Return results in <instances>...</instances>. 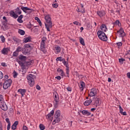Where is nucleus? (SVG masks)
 I'll use <instances>...</instances> for the list:
<instances>
[{
    "label": "nucleus",
    "instance_id": "f257e3e1",
    "mask_svg": "<svg viewBox=\"0 0 130 130\" xmlns=\"http://www.w3.org/2000/svg\"><path fill=\"white\" fill-rule=\"evenodd\" d=\"M45 16V27L49 32H50V28H52V26H53L52 24V21L51 20V17H50V15H44Z\"/></svg>",
    "mask_w": 130,
    "mask_h": 130
},
{
    "label": "nucleus",
    "instance_id": "f03ea898",
    "mask_svg": "<svg viewBox=\"0 0 130 130\" xmlns=\"http://www.w3.org/2000/svg\"><path fill=\"white\" fill-rule=\"evenodd\" d=\"M92 102H93V105L96 106V107L100 105V103L99 102V98L98 96L93 97L92 100H91V99H90L89 100L86 101L84 103V105H85V106H88L90 105L91 103H92Z\"/></svg>",
    "mask_w": 130,
    "mask_h": 130
},
{
    "label": "nucleus",
    "instance_id": "7ed1b4c3",
    "mask_svg": "<svg viewBox=\"0 0 130 130\" xmlns=\"http://www.w3.org/2000/svg\"><path fill=\"white\" fill-rule=\"evenodd\" d=\"M35 78H36V76L34 74H30L27 76V79L30 87H33L35 84V82H34Z\"/></svg>",
    "mask_w": 130,
    "mask_h": 130
},
{
    "label": "nucleus",
    "instance_id": "20e7f679",
    "mask_svg": "<svg viewBox=\"0 0 130 130\" xmlns=\"http://www.w3.org/2000/svg\"><path fill=\"white\" fill-rule=\"evenodd\" d=\"M97 35L99 39L102 41H107V40H108L107 36H106L104 32L101 30H99L97 32Z\"/></svg>",
    "mask_w": 130,
    "mask_h": 130
},
{
    "label": "nucleus",
    "instance_id": "39448f33",
    "mask_svg": "<svg viewBox=\"0 0 130 130\" xmlns=\"http://www.w3.org/2000/svg\"><path fill=\"white\" fill-rule=\"evenodd\" d=\"M12 79H8L5 80L4 84H3V88L5 90H7L9 87H11V85H12Z\"/></svg>",
    "mask_w": 130,
    "mask_h": 130
},
{
    "label": "nucleus",
    "instance_id": "423d86ee",
    "mask_svg": "<svg viewBox=\"0 0 130 130\" xmlns=\"http://www.w3.org/2000/svg\"><path fill=\"white\" fill-rule=\"evenodd\" d=\"M98 94V90L96 88H92L90 90V93H88V96L90 97H97L96 95Z\"/></svg>",
    "mask_w": 130,
    "mask_h": 130
},
{
    "label": "nucleus",
    "instance_id": "0eeeda50",
    "mask_svg": "<svg viewBox=\"0 0 130 130\" xmlns=\"http://www.w3.org/2000/svg\"><path fill=\"white\" fill-rule=\"evenodd\" d=\"M0 107L2 110H4V111H6V110H8V106H7V104L5 102V101L1 102L0 103Z\"/></svg>",
    "mask_w": 130,
    "mask_h": 130
},
{
    "label": "nucleus",
    "instance_id": "6e6552de",
    "mask_svg": "<svg viewBox=\"0 0 130 130\" xmlns=\"http://www.w3.org/2000/svg\"><path fill=\"white\" fill-rule=\"evenodd\" d=\"M41 50L45 53L46 50H45V40L43 39L41 42Z\"/></svg>",
    "mask_w": 130,
    "mask_h": 130
},
{
    "label": "nucleus",
    "instance_id": "1a4fd4ad",
    "mask_svg": "<svg viewBox=\"0 0 130 130\" xmlns=\"http://www.w3.org/2000/svg\"><path fill=\"white\" fill-rule=\"evenodd\" d=\"M21 10L25 13V14H30V13H32V9H30V8L28 7H21Z\"/></svg>",
    "mask_w": 130,
    "mask_h": 130
},
{
    "label": "nucleus",
    "instance_id": "9d476101",
    "mask_svg": "<svg viewBox=\"0 0 130 130\" xmlns=\"http://www.w3.org/2000/svg\"><path fill=\"white\" fill-rule=\"evenodd\" d=\"M63 63L64 66L66 67V74H69V73L70 72V68H69V62L66 61V60L64 59V60H63Z\"/></svg>",
    "mask_w": 130,
    "mask_h": 130
},
{
    "label": "nucleus",
    "instance_id": "9b49d317",
    "mask_svg": "<svg viewBox=\"0 0 130 130\" xmlns=\"http://www.w3.org/2000/svg\"><path fill=\"white\" fill-rule=\"evenodd\" d=\"M96 14L98 16H99L100 18H103L105 16V11H97Z\"/></svg>",
    "mask_w": 130,
    "mask_h": 130
},
{
    "label": "nucleus",
    "instance_id": "f8f14e48",
    "mask_svg": "<svg viewBox=\"0 0 130 130\" xmlns=\"http://www.w3.org/2000/svg\"><path fill=\"white\" fill-rule=\"evenodd\" d=\"M80 5L81 6V8L82 9V10H80V8L78 7L76 11L77 12H78V13H82V14H84L85 13V8H84V5H83V4H81Z\"/></svg>",
    "mask_w": 130,
    "mask_h": 130
},
{
    "label": "nucleus",
    "instance_id": "ddd939ff",
    "mask_svg": "<svg viewBox=\"0 0 130 130\" xmlns=\"http://www.w3.org/2000/svg\"><path fill=\"white\" fill-rule=\"evenodd\" d=\"M59 121H60V117H55V116H54V119L52 121V124L54 125V124H55V123L59 122Z\"/></svg>",
    "mask_w": 130,
    "mask_h": 130
},
{
    "label": "nucleus",
    "instance_id": "4468645a",
    "mask_svg": "<svg viewBox=\"0 0 130 130\" xmlns=\"http://www.w3.org/2000/svg\"><path fill=\"white\" fill-rule=\"evenodd\" d=\"M117 33H119V36H121V37H124L125 36V33L123 31V29L120 28L119 30L117 31Z\"/></svg>",
    "mask_w": 130,
    "mask_h": 130
},
{
    "label": "nucleus",
    "instance_id": "2eb2a0df",
    "mask_svg": "<svg viewBox=\"0 0 130 130\" xmlns=\"http://www.w3.org/2000/svg\"><path fill=\"white\" fill-rule=\"evenodd\" d=\"M18 124H19V122L18 121H16L15 122H14V123L11 126L12 129H13V130L16 129L17 125H18Z\"/></svg>",
    "mask_w": 130,
    "mask_h": 130
},
{
    "label": "nucleus",
    "instance_id": "dca6fc26",
    "mask_svg": "<svg viewBox=\"0 0 130 130\" xmlns=\"http://www.w3.org/2000/svg\"><path fill=\"white\" fill-rule=\"evenodd\" d=\"M101 29L102 30V32H106V31H107V27H106V25L102 24L101 26Z\"/></svg>",
    "mask_w": 130,
    "mask_h": 130
},
{
    "label": "nucleus",
    "instance_id": "f3484780",
    "mask_svg": "<svg viewBox=\"0 0 130 130\" xmlns=\"http://www.w3.org/2000/svg\"><path fill=\"white\" fill-rule=\"evenodd\" d=\"M18 92L21 94L22 97L25 95V93H26V89H20L18 90Z\"/></svg>",
    "mask_w": 130,
    "mask_h": 130
},
{
    "label": "nucleus",
    "instance_id": "a211bd4d",
    "mask_svg": "<svg viewBox=\"0 0 130 130\" xmlns=\"http://www.w3.org/2000/svg\"><path fill=\"white\" fill-rule=\"evenodd\" d=\"M54 114V110H52L50 113H49L47 116L46 117L49 119L50 117H52L53 115Z\"/></svg>",
    "mask_w": 130,
    "mask_h": 130
},
{
    "label": "nucleus",
    "instance_id": "6ab92c4d",
    "mask_svg": "<svg viewBox=\"0 0 130 130\" xmlns=\"http://www.w3.org/2000/svg\"><path fill=\"white\" fill-rule=\"evenodd\" d=\"M80 112H81V113H82L83 115H91V113L89 112V111L86 110L80 111Z\"/></svg>",
    "mask_w": 130,
    "mask_h": 130
},
{
    "label": "nucleus",
    "instance_id": "aec40b11",
    "mask_svg": "<svg viewBox=\"0 0 130 130\" xmlns=\"http://www.w3.org/2000/svg\"><path fill=\"white\" fill-rule=\"evenodd\" d=\"M85 86L84 82H81L80 84L79 85V88L81 91H83L84 90V86Z\"/></svg>",
    "mask_w": 130,
    "mask_h": 130
},
{
    "label": "nucleus",
    "instance_id": "412c9836",
    "mask_svg": "<svg viewBox=\"0 0 130 130\" xmlns=\"http://www.w3.org/2000/svg\"><path fill=\"white\" fill-rule=\"evenodd\" d=\"M54 99L55 102H59V98L58 97V94L57 93H55L54 94Z\"/></svg>",
    "mask_w": 130,
    "mask_h": 130
},
{
    "label": "nucleus",
    "instance_id": "4be33fe9",
    "mask_svg": "<svg viewBox=\"0 0 130 130\" xmlns=\"http://www.w3.org/2000/svg\"><path fill=\"white\" fill-rule=\"evenodd\" d=\"M30 51H31V48H25V50L23 51V53L24 54H28Z\"/></svg>",
    "mask_w": 130,
    "mask_h": 130
},
{
    "label": "nucleus",
    "instance_id": "5701e85b",
    "mask_svg": "<svg viewBox=\"0 0 130 130\" xmlns=\"http://www.w3.org/2000/svg\"><path fill=\"white\" fill-rule=\"evenodd\" d=\"M10 16H11V17H13L14 19H17V18H18V15L15 14L14 11L10 12Z\"/></svg>",
    "mask_w": 130,
    "mask_h": 130
},
{
    "label": "nucleus",
    "instance_id": "b1692460",
    "mask_svg": "<svg viewBox=\"0 0 130 130\" xmlns=\"http://www.w3.org/2000/svg\"><path fill=\"white\" fill-rule=\"evenodd\" d=\"M9 51V49H8V48H4L2 51V53L3 54H8V52Z\"/></svg>",
    "mask_w": 130,
    "mask_h": 130
},
{
    "label": "nucleus",
    "instance_id": "393cba45",
    "mask_svg": "<svg viewBox=\"0 0 130 130\" xmlns=\"http://www.w3.org/2000/svg\"><path fill=\"white\" fill-rule=\"evenodd\" d=\"M24 42L27 43V42H30L31 41V37L25 38L23 39Z\"/></svg>",
    "mask_w": 130,
    "mask_h": 130
},
{
    "label": "nucleus",
    "instance_id": "a878e982",
    "mask_svg": "<svg viewBox=\"0 0 130 130\" xmlns=\"http://www.w3.org/2000/svg\"><path fill=\"white\" fill-rule=\"evenodd\" d=\"M22 19H23V15H21L19 16L18 18L17 19L18 22L19 23H23V20Z\"/></svg>",
    "mask_w": 130,
    "mask_h": 130
},
{
    "label": "nucleus",
    "instance_id": "bb28decb",
    "mask_svg": "<svg viewBox=\"0 0 130 130\" xmlns=\"http://www.w3.org/2000/svg\"><path fill=\"white\" fill-rule=\"evenodd\" d=\"M54 116L55 117H60V111H59V110L56 111Z\"/></svg>",
    "mask_w": 130,
    "mask_h": 130
},
{
    "label": "nucleus",
    "instance_id": "cd10ccee",
    "mask_svg": "<svg viewBox=\"0 0 130 130\" xmlns=\"http://www.w3.org/2000/svg\"><path fill=\"white\" fill-rule=\"evenodd\" d=\"M18 33L20 35H25V31L23 30V29H18Z\"/></svg>",
    "mask_w": 130,
    "mask_h": 130
},
{
    "label": "nucleus",
    "instance_id": "c85d7f7f",
    "mask_svg": "<svg viewBox=\"0 0 130 130\" xmlns=\"http://www.w3.org/2000/svg\"><path fill=\"white\" fill-rule=\"evenodd\" d=\"M35 19L37 21V22H39L40 26H42V23H41V21H40V19H39V18H38V17H36Z\"/></svg>",
    "mask_w": 130,
    "mask_h": 130
},
{
    "label": "nucleus",
    "instance_id": "c756f323",
    "mask_svg": "<svg viewBox=\"0 0 130 130\" xmlns=\"http://www.w3.org/2000/svg\"><path fill=\"white\" fill-rule=\"evenodd\" d=\"M55 49L56 50L57 53H58V52H60V47L59 46H56L55 47Z\"/></svg>",
    "mask_w": 130,
    "mask_h": 130
},
{
    "label": "nucleus",
    "instance_id": "7c9ffc66",
    "mask_svg": "<svg viewBox=\"0 0 130 130\" xmlns=\"http://www.w3.org/2000/svg\"><path fill=\"white\" fill-rule=\"evenodd\" d=\"M16 14H18V15H21V14H22V11H21V10L19 8V7H18L16 9Z\"/></svg>",
    "mask_w": 130,
    "mask_h": 130
},
{
    "label": "nucleus",
    "instance_id": "2f4dec72",
    "mask_svg": "<svg viewBox=\"0 0 130 130\" xmlns=\"http://www.w3.org/2000/svg\"><path fill=\"white\" fill-rule=\"evenodd\" d=\"M80 42L82 45H85V42L84 41V39L82 38H80Z\"/></svg>",
    "mask_w": 130,
    "mask_h": 130
},
{
    "label": "nucleus",
    "instance_id": "473e14b6",
    "mask_svg": "<svg viewBox=\"0 0 130 130\" xmlns=\"http://www.w3.org/2000/svg\"><path fill=\"white\" fill-rule=\"evenodd\" d=\"M56 61H63L64 60V59H62V57H58L56 59Z\"/></svg>",
    "mask_w": 130,
    "mask_h": 130
},
{
    "label": "nucleus",
    "instance_id": "72a5a7b5",
    "mask_svg": "<svg viewBox=\"0 0 130 130\" xmlns=\"http://www.w3.org/2000/svg\"><path fill=\"white\" fill-rule=\"evenodd\" d=\"M124 61H125V59L122 58L119 59V62H120V64H122Z\"/></svg>",
    "mask_w": 130,
    "mask_h": 130
},
{
    "label": "nucleus",
    "instance_id": "f704fd0d",
    "mask_svg": "<svg viewBox=\"0 0 130 130\" xmlns=\"http://www.w3.org/2000/svg\"><path fill=\"white\" fill-rule=\"evenodd\" d=\"M19 57V59H21V60H25L26 59V56L23 55H20Z\"/></svg>",
    "mask_w": 130,
    "mask_h": 130
},
{
    "label": "nucleus",
    "instance_id": "c9c22d12",
    "mask_svg": "<svg viewBox=\"0 0 130 130\" xmlns=\"http://www.w3.org/2000/svg\"><path fill=\"white\" fill-rule=\"evenodd\" d=\"M0 38L3 43H4V42L6 41V39L5 38V37H4V36H0Z\"/></svg>",
    "mask_w": 130,
    "mask_h": 130
},
{
    "label": "nucleus",
    "instance_id": "e433bc0d",
    "mask_svg": "<svg viewBox=\"0 0 130 130\" xmlns=\"http://www.w3.org/2000/svg\"><path fill=\"white\" fill-rule=\"evenodd\" d=\"M40 128L41 130H44V129H45V126H44V125H43V124H40Z\"/></svg>",
    "mask_w": 130,
    "mask_h": 130
},
{
    "label": "nucleus",
    "instance_id": "4c0bfd02",
    "mask_svg": "<svg viewBox=\"0 0 130 130\" xmlns=\"http://www.w3.org/2000/svg\"><path fill=\"white\" fill-rule=\"evenodd\" d=\"M25 48H31V44H26L24 45Z\"/></svg>",
    "mask_w": 130,
    "mask_h": 130
},
{
    "label": "nucleus",
    "instance_id": "58836bf2",
    "mask_svg": "<svg viewBox=\"0 0 130 130\" xmlns=\"http://www.w3.org/2000/svg\"><path fill=\"white\" fill-rule=\"evenodd\" d=\"M13 40H14V42L16 43H18V42L19 41V39L16 38V37H13Z\"/></svg>",
    "mask_w": 130,
    "mask_h": 130
},
{
    "label": "nucleus",
    "instance_id": "ea45409f",
    "mask_svg": "<svg viewBox=\"0 0 130 130\" xmlns=\"http://www.w3.org/2000/svg\"><path fill=\"white\" fill-rule=\"evenodd\" d=\"M19 55V52H17V51L14 52L13 54V56H18Z\"/></svg>",
    "mask_w": 130,
    "mask_h": 130
},
{
    "label": "nucleus",
    "instance_id": "a19ab883",
    "mask_svg": "<svg viewBox=\"0 0 130 130\" xmlns=\"http://www.w3.org/2000/svg\"><path fill=\"white\" fill-rule=\"evenodd\" d=\"M18 63L19 64H20V66H21V67H25V63H24L23 62L21 61H19Z\"/></svg>",
    "mask_w": 130,
    "mask_h": 130
},
{
    "label": "nucleus",
    "instance_id": "79ce46f5",
    "mask_svg": "<svg viewBox=\"0 0 130 130\" xmlns=\"http://www.w3.org/2000/svg\"><path fill=\"white\" fill-rule=\"evenodd\" d=\"M119 111H120V113H121V114L123 112L122 111H123V109H122V108H121V106H119Z\"/></svg>",
    "mask_w": 130,
    "mask_h": 130
},
{
    "label": "nucleus",
    "instance_id": "37998d69",
    "mask_svg": "<svg viewBox=\"0 0 130 130\" xmlns=\"http://www.w3.org/2000/svg\"><path fill=\"white\" fill-rule=\"evenodd\" d=\"M31 61H26L25 62V66H30L31 65Z\"/></svg>",
    "mask_w": 130,
    "mask_h": 130
},
{
    "label": "nucleus",
    "instance_id": "c03bdc74",
    "mask_svg": "<svg viewBox=\"0 0 130 130\" xmlns=\"http://www.w3.org/2000/svg\"><path fill=\"white\" fill-rule=\"evenodd\" d=\"M21 51H22V48L20 47H18L17 48V49H16V51H17V52H19Z\"/></svg>",
    "mask_w": 130,
    "mask_h": 130
},
{
    "label": "nucleus",
    "instance_id": "a18cd8bd",
    "mask_svg": "<svg viewBox=\"0 0 130 130\" xmlns=\"http://www.w3.org/2000/svg\"><path fill=\"white\" fill-rule=\"evenodd\" d=\"M4 102V98L2 95L0 94V103Z\"/></svg>",
    "mask_w": 130,
    "mask_h": 130
},
{
    "label": "nucleus",
    "instance_id": "49530a36",
    "mask_svg": "<svg viewBox=\"0 0 130 130\" xmlns=\"http://www.w3.org/2000/svg\"><path fill=\"white\" fill-rule=\"evenodd\" d=\"M116 45H117V46H122V42H118L116 43Z\"/></svg>",
    "mask_w": 130,
    "mask_h": 130
},
{
    "label": "nucleus",
    "instance_id": "de8ad7c7",
    "mask_svg": "<svg viewBox=\"0 0 130 130\" xmlns=\"http://www.w3.org/2000/svg\"><path fill=\"white\" fill-rule=\"evenodd\" d=\"M14 75L13 76L14 78H17V76H18V73L17 72H16L15 71H14Z\"/></svg>",
    "mask_w": 130,
    "mask_h": 130
},
{
    "label": "nucleus",
    "instance_id": "09e8293b",
    "mask_svg": "<svg viewBox=\"0 0 130 130\" xmlns=\"http://www.w3.org/2000/svg\"><path fill=\"white\" fill-rule=\"evenodd\" d=\"M52 6H53L54 8H57V7H58V6L57 5V4H55V3L53 4L52 5Z\"/></svg>",
    "mask_w": 130,
    "mask_h": 130
},
{
    "label": "nucleus",
    "instance_id": "8fccbe9b",
    "mask_svg": "<svg viewBox=\"0 0 130 130\" xmlns=\"http://www.w3.org/2000/svg\"><path fill=\"white\" fill-rule=\"evenodd\" d=\"M6 121L9 124H11V122H10V119L8 118L6 119Z\"/></svg>",
    "mask_w": 130,
    "mask_h": 130
},
{
    "label": "nucleus",
    "instance_id": "3c124183",
    "mask_svg": "<svg viewBox=\"0 0 130 130\" xmlns=\"http://www.w3.org/2000/svg\"><path fill=\"white\" fill-rule=\"evenodd\" d=\"M3 78H4V74L0 71V79H3Z\"/></svg>",
    "mask_w": 130,
    "mask_h": 130
},
{
    "label": "nucleus",
    "instance_id": "603ef678",
    "mask_svg": "<svg viewBox=\"0 0 130 130\" xmlns=\"http://www.w3.org/2000/svg\"><path fill=\"white\" fill-rule=\"evenodd\" d=\"M62 71H63V70L61 69H60V68H58L57 70V72H58V73H61Z\"/></svg>",
    "mask_w": 130,
    "mask_h": 130
},
{
    "label": "nucleus",
    "instance_id": "864d4df0",
    "mask_svg": "<svg viewBox=\"0 0 130 130\" xmlns=\"http://www.w3.org/2000/svg\"><path fill=\"white\" fill-rule=\"evenodd\" d=\"M54 105L55 107H57V106H58V102H55V103H54Z\"/></svg>",
    "mask_w": 130,
    "mask_h": 130
},
{
    "label": "nucleus",
    "instance_id": "5fc2aeb1",
    "mask_svg": "<svg viewBox=\"0 0 130 130\" xmlns=\"http://www.w3.org/2000/svg\"><path fill=\"white\" fill-rule=\"evenodd\" d=\"M3 19V20H5V23H7V22H8V20H7V17H6V16H4Z\"/></svg>",
    "mask_w": 130,
    "mask_h": 130
},
{
    "label": "nucleus",
    "instance_id": "6e6d98bb",
    "mask_svg": "<svg viewBox=\"0 0 130 130\" xmlns=\"http://www.w3.org/2000/svg\"><path fill=\"white\" fill-rule=\"evenodd\" d=\"M10 128H11V124H8L7 125V130H10Z\"/></svg>",
    "mask_w": 130,
    "mask_h": 130
},
{
    "label": "nucleus",
    "instance_id": "4d7b16f0",
    "mask_svg": "<svg viewBox=\"0 0 130 130\" xmlns=\"http://www.w3.org/2000/svg\"><path fill=\"white\" fill-rule=\"evenodd\" d=\"M55 79H57V80H58V81L60 80V79H61V77L60 76H56L55 77Z\"/></svg>",
    "mask_w": 130,
    "mask_h": 130
},
{
    "label": "nucleus",
    "instance_id": "13d9d810",
    "mask_svg": "<svg viewBox=\"0 0 130 130\" xmlns=\"http://www.w3.org/2000/svg\"><path fill=\"white\" fill-rule=\"evenodd\" d=\"M23 130H28V127H27V126H23Z\"/></svg>",
    "mask_w": 130,
    "mask_h": 130
},
{
    "label": "nucleus",
    "instance_id": "bf43d9fd",
    "mask_svg": "<svg viewBox=\"0 0 130 130\" xmlns=\"http://www.w3.org/2000/svg\"><path fill=\"white\" fill-rule=\"evenodd\" d=\"M60 76H61V77L64 76V72H63V71L61 72Z\"/></svg>",
    "mask_w": 130,
    "mask_h": 130
},
{
    "label": "nucleus",
    "instance_id": "052dcab7",
    "mask_svg": "<svg viewBox=\"0 0 130 130\" xmlns=\"http://www.w3.org/2000/svg\"><path fill=\"white\" fill-rule=\"evenodd\" d=\"M73 23L75 24V25H77L78 26V25H79V22L78 21H74L73 22Z\"/></svg>",
    "mask_w": 130,
    "mask_h": 130
},
{
    "label": "nucleus",
    "instance_id": "680f3d73",
    "mask_svg": "<svg viewBox=\"0 0 130 130\" xmlns=\"http://www.w3.org/2000/svg\"><path fill=\"white\" fill-rule=\"evenodd\" d=\"M36 89H37V90H40V89H41V88L40 87V86L39 85H37Z\"/></svg>",
    "mask_w": 130,
    "mask_h": 130
},
{
    "label": "nucleus",
    "instance_id": "e2e57ef3",
    "mask_svg": "<svg viewBox=\"0 0 130 130\" xmlns=\"http://www.w3.org/2000/svg\"><path fill=\"white\" fill-rule=\"evenodd\" d=\"M67 90L68 91H69V92H71L72 91V88H71V87H68L67 88Z\"/></svg>",
    "mask_w": 130,
    "mask_h": 130
},
{
    "label": "nucleus",
    "instance_id": "0e129e2a",
    "mask_svg": "<svg viewBox=\"0 0 130 130\" xmlns=\"http://www.w3.org/2000/svg\"><path fill=\"white\" fill-rule=\"evenodd\" d=\"M127 77L128 78V79H130V73H127Z\"/></svg>",
    "mask_w": 130,
    "mask_h": 130
},
{
    "label": "nucleus",
    "instance_id": "69168bd1",
    "mask_svg": "<svg viewBox=\"0 0 130 130\" xmlns=\"http://www.w3.org/2000/svg\"><path fill=\"white\" fill-rule=\"evenodd\" d=\"M121 114H122V115H126V112H123Z\"/></svg>",
    "mask_w": 130,
    "mask_h": 130
},
{
    "label": "nucleus",
    "instance_id": "338daca9",
    "mask_svg": "<svg viewBox=\"0 0 130 130\" xmlns=\"http://www.w3.org/2000/svg\"><path fill=\"white\" fill-rule=\"evenodd\" d=\"M116 12L118 13V14H120V10H117Z\"/></svg>",
    "mask_w": 130,
    "mask_h": 130
},
{
    "label": "nucleus",
    "instance_id": "774afa93",
    "mask_svg": "<svg viewBox=\"0 0 130 130\" xmlns=\"http://www.w3.org/2000/svg\"><path fill=\"white\" fill-rule=\"evenodd\" d=\"M2 66H3V67H6V63L5 62H3L1 63Z\"/></svg>",
    "mask_w": 130,
    "mask_h": 130
}]
</instances>
